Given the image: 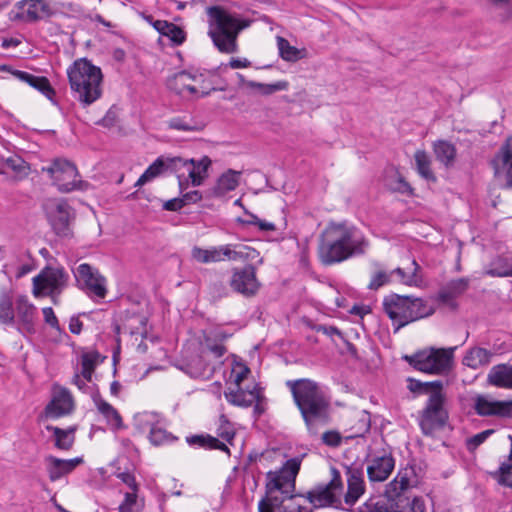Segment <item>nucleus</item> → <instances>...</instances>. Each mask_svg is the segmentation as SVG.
Listing matches in <instances>:
<instances>
[{
    "label": "nucleus",
    "instance_id": "nucleus-1",
    "mask_svg": "<svg viewBox=\"0 0 512 512\" xmlns=\"http://www.w3.org/2000/svg\"><path fill=\"white\" fill-rule=\"evenodd\" d=\"M301 458L288 459L277 472L267 475L266 496L258 503V512H313L303 504L305 495H293Z\"/></svg>",
    "mask_w": 512,
    "mask_h": 512
},
{
    "label": "nucleus",
    "instance_id": "nucleus-2",
    "mask_svg": "<svg viewBox=\"0 0 512 512\" xmlns=\"http://www.w3.org/2000/svg\"><path fill=\"white\" fill-rule=\"evenodd\" d=\"M368 246V240L357 228L332 222L320 235L318 256L324 265H333L364 254Z\"/></svg>",
    "mask_w": 512,
    "mask_h": 512
},
{
    "label": "nucleus",
    "instance_id": "nucleus-3",
    "mask_svg": "<svg viewBox=\"0 0 512 512\" xmlns=\"http://www.w3.org/2000/svg\"><path fill=\"white\" fill-rule=\"evenodd\" d=\"M294 402L310 431L319 424H327L330 418V397L323 388L310 379L288 380Z\"/></svg>",
    "mask_w": 512,
    "mask_h": 512
},
{
    "label": "nucleus",
    "instance_id": "nucleus-4",
    "mask_svg": "<svg viewBox=\"0 0 512 512\" xmlns=\"http://www.w3.org/2000/svg\"><path fill=\"white\" fill-rule=\"evenodd\" d=\"M207 15L209 18L208 35L215 47L221 53H236L238 51V35L250 25V22L238 18L220 6L207 8Z\"/></svg>",
    "mask_w": 512,
    "mask_h": 512
},
{
    "label": "nucleus",
    "instance_id": "nucleus-5",
    "mask_svg": "<svg viewBox=\"0 0 512 512\" xmlns=\"http://www.w3.org/2000/svg\"><path fill=\"white\" fill-rule=\"evenodd\" d=\"M70 88L74 97L87 107L101 97L102 72L85 58L78 59L67 69Z\"/></svg>",
    "mask_w": 512,
    "mask_h": 512
},
{
    "label": "nucleus",
    "instance_id": "nucleus-6",
    "mask_svg": "<svg viewBox=\"0 0 512 512\" xmlns=\"http://www.w3.org/2000/svg\"><path fill=\"white\" fill-rule=\"evenodd\" d=\"M383 309L395 326V332L402 327L428 317L434 309L422 298L390 294L383 299Z\"/></svg>",
    "mask_w": 512,
    "mask_h": 512
},
{
    "label": "nucleus",
    "instance_id": "nucleus-7",
    "mask_svg": "<svg viewBox=\"0 0 512 512\" xmlns=\"http://www.w3.org/2000/svg\"><path fill=\"white\" fill-rule=\"evenodd\" d=\"M410 487L409 473L400 471L385 490L387 500L384 512H426V501L423 497H410L407 490Z\"/></svg>",
    "mask_w": 512,
    "mask_h": 512
},
{
    "label": "nucleus",
    "instance_id": "nucleus-8",
    "mask_svg": "<svg viewBox=\"0 0 512 512\" xmlns=\"http://www.w3.org/2000/svg\"><path fill=\"white\" fill-rule=\"evenodd\" d=\"M69 274L61 266H46L32 279V294L35 298L50 297L57 304L61 293L69 283Z\"/></svg>",
    "mask_w": 512,
    "mask_h": 512
},
{
    "label": "nucleus",
    "instance_id": "nucleus-9",
    "mask_svg": "<svg viewBox=\"0 0 512 512\" xmlns=\"http://www.w3.org/2000/svg\"><path fill=\"white\" fill-rule=\"evenodd\" d=\"M454 348H427L416 352L411 356H405V360L416 370L442 375L450 371L453 365Z\"/></svg>",
    "mask_w": 512,
    "mask_h": 512
},
{
    "label": "nucleus",
    "instance_id": "nucleus-10",
    "mask_svg": "<svg viewBox=\"0 0 512 512\" xmlns=\"http://www.w3.org/2000/svg\"><path fill=\"white\" fill-rule=\"evenodd\" d=\"M426 385L433 388V391L429 394L426 406L421 413L419 424L423 433L430 435L445 425L448 419V412L444 406L446 397L442 392V383L434 381Z\"/></svg>",
    "mask_w": 512,
    "mask_h": 512
},
{
    "label": "nucleus",
    "instance_id": "nucleus-11",
    "mask_svg": "<svg viewBox=\"0 0 512 512\" xmlns=\"http://www.w3.org/2000/svg\"><path fill=\"white\" fill-rule=\"evenodd\" d=\"M42 171L47 173L53 180V184L62 193H69L74 190H85L88 184L80 179L76 166L69 160L57 158L51 165L43 167Z\"/></svg>",
    "mask_w": 512,
    "mask_h": 512
},
{
    "label": "nucleus",
    "instance_id": "nucleus-12",
    "mask_svg": "<svg viewBox=\"0 0 512 512\" xmlns=\"http://www.w3.org/2000/svg\"><path fill=\"white\" fill-rule=\"evenodd\" d=\"M331 479L326 484H319L305 495V500L314 509L337 507L341 503V495L343 484L341 481L340 473L335 469H331Z\"/></svg>",
    "mask_w": 512,
    "mask_h": 512
},
{
    "label": "nucleus",
    "instance_id": "nucleus-13",
    "mask_svg": "<svg viewBox=\"0 0 512 512\" xmlns=\"http://www.w3.org/2000/svg\"><path fill=\"white\" fill-rule=\"evenodd\" d=\"M77 286L91 298L104 299L107 294L106 278L87 263L80 264L74 271Z\"/></svg>",
    "mask_w": 512,
    "mask_h": 512
},
{
    "label": "nucleus",
    "instance_id": "nucleus-14",
    "mask_svg": "<svg viewBox=\"0 0 512 512\" xmlns=\"http://www.w3.org/2000/svg\"><path fill=\"white\" fill-rule=\"evenodd\" d=\"M55 14L46 0H20L10 11L12 21L33 23Z\"/></svg>",
    "mask_w": 512,
    "mask_h": 512
},
{
    "label": "nucleus",
    "instance_id": "nucleus-15",
    "mask_svg": "<svg viewBox=\"0 0 512 512\" xmlns=\"http://www.w3.org/2000/svg\"><path fill=\"white\" fill-rule=\"evenodd\" d=\"M47 217L59 236L70 235L71 208L61 199L48 200L44 205Z\"/></svg>",
    "mask_w": 512,
    "mask_h": 512
},
{
    "label": "nucleus",
    "instance_id": "nucleus-16",
    "mask_svg": "<svg viewBox=\"0 0 512 512\" xmlns=\"http://www.w3.org/2000/svg\"><path fill=\"white\" fill-rule=\"evenodd\" d=\"M495 178L512 189V136L508 137L490 161Z\"/></svg>",
    "mask_w": 512,
    "mask_h": 512
},
{
    "label": "nucleus",
    "instance_id": "nucleus-17",
    "mask_svg": "<svg viewBox=\"0 0 512 512\" xmlns=\"http://www.w3.org/2000/svg\"><path fill=\"white\" fill-rule=\"evenodd\" d=\"M474 410L482 417L508 418L512 416V400H496L489 395H478L474 399Z\"/></svg>",
    "mask_w": 512,
    "mask_h": 512
},
{
    "label": "nucleus",
    "instance_id": "nucleus-18",
    "mask_svg": "<svg viewBox=\"0 0 512 512\" xmlns=\"http://www.w3.org/2000/svg\"><path fill=\"white\" fill-rule=\"evenodd\" d=\"M15 324L20 333H33L35 331V321L37 309L29 301L27 296H18L14 302Z\"/></svg>",
    "mask_w": 512,
    "mask_h": 512
},
{
    "label": "nucleus",
    "instance_id": "nucleus-19",
    "mask_svg": "<svg viewBox=\"0 0 512 512\" xmlns=\"http://www.w3.org/2000/svg\"><path fill=\"white\" fill-rule=\"evenodd\" d=\"M230 286L234 291L246 297L255 295L260 287L255 268L249 265L242 269H235L230 280Z\"/></svg>",
    "mask_w": 512,
    "mask_h": 512
},
{
    "label": "nucleus",
    "instance_id": "nucleus-20",
    "mask_svg": "<svg viewBox=\"0 0 512 512\" xmlns=\"http://www.w3.org/2000/svg\"><path fill=\"white\" fill-rule=\"evenodd\" d=\"M395 466V460L391 453L383 451L374 454L368 460L367 474L371 482H383L392 473Z\"/></svg>",
    "mask_w": 512,
    "mask_h": 512
},
{
    "label": "nucleus",
    "instance_id": "nucleus-21",
    "mask_svg": "<svg viewBox=\"0 0 512 512\" xmlns=\"http://www.w3.org/2000/svg\"><path fill=\"white\" fill-rule=\"evenodd\" d=\"M73 407L74 402L70 392L63 387L55 386L51 401L45 408V413L47 417L59 418L71 413Z\"/></svg>",
    "mask_w": 512,
    "mask_h": 512
},
{
    "label": "nucleus",
    "instance_id": "nucleus-22",
    "mask_svg": "<svg viewBox=\"0 0 512 512\" xmlns=\"http://www.w3.org/2000/svg\"><path fill=\"white\" fill-rule=\"evenodd\" d=\"M172 162L175 163V171L184 169L188 173V178L191 180L193 186H200L207 177L208 168L211 165V160L207 156L199 161L193 159L185 160L176 157Z\"/></svg>",
    "mask_w": 512,
    "mask_h": 512
},
{
    "label": "nucleus",
    "instance_id": "nucleus-23",
    "mask_svg": "<svg viewBox=\"0 0 512 512\" xmlns=\"http://www.w3.org/2000/svg\"><path fill=\"white\" fill-rule=\"evenodd\" d=\"M469 286L470 279L467 277L450 280L440 289L438 300L442 304L455 309L457 307L456 299L463 295Z\"/></svg>",
    "mask_w": 512,
    "mask_h": 512
},
{
    "label": "nucleus",
    "instance_id": "nucleus-24",
    "mask_svg": "<svg viewBox=\"0 0 512 512\" xmlns=\"http://www.w3.org/2000/svg\"><path fill=\"white\" fill-rule=\"evenodd\" d=\"M0 71H5L11 73L15 78L19 79L22 82L27 83L31 87L40 91L47 98L51 99L54 95V89L50 85L49 80L44 76H34L25 71H20L13 69L8 65H0Z\"/></svg>",
    "mask_w": 512,
    "mask_h": 512
},
{
    "label": "nucleus",
    "instance_id": "nucleus-25",
    "mask_svg": "<svg viewBox=\"0 0 512 512\" xmlns=\"http://www.w3.org/2000/svg\"><path fill=\"white\" fill-rule=\"evenodd\" d=\"M219 258L221 261L255 260L259 252L244 244H226L218 246Z\"/></svg>",
    "mask_w": 512,
    "mask_h": 512
},
{
    "label": "nucleus",
    "instance_id": "nucleus-26",
    "mask_svg": "<svg viewBox=\"0 0 512 512\" xmlns=\"http://www.w3.org/2000/svg\"><path fill=\"white\" fill-rule=\"evenodd\" d=\"M82 462V458L79 457L63 460L49 455L45 458L46 470L48 472L49 479L52 482H55L66 474L72 472Z\"/></svg>",
    "mask_w": 512,
    "mask_h": 512
},
{
    "label": "nucleus",
    "instance_id": "nucleus-27",
    "mask_svg": "<svg viewBox=\"0 0 512 512\" xmlns=\"http://www.w3.org/2000/svg\"><path fill=\"white\" fill-rule=\"evenodd\" d=\"M202 78L203 76L201 74L196 75L182 71L170 77L167 81V86L170 90L179 95H185L186 92L191 95H195L198 90L192 83H199Z\"/></svg>",
    "mask_w": 512,
    "mask_h": 512
},
{
    "label": "nucleus",
    "instance_id": "nucleus-28",
    "mask_svg": "<svg viewBox=\"0 0 512 512\" xmlns=\"http://www.w3.org/2000/svg\"><path fill=\"white\" fill-rule=\"evenodd\" d=\"M186 374L192 378L209 379L215 371V363L209 361L207 357H203L200 353L192 357L181 368Z\"/></svg>",
    "mask_w": 512,
    "mask_h": 512
},
{
    "label": "nucleus",
    "instance_id": "nucleus-29",
    "mask_svg": "<svg viewBox=\"0 0 512 512\" xmlns=\"http://www.w3.org/2000/svg\"><path fill=\"white\" fill-rule=\"evenodd\" d=\"M225 398L234 406L248 408L260 399V388L257 385L249 390H245L241 386L235 387V389L229 388L225 392Z\"/></svg>",
    "mask_w": 512,
    "mask_h": 512
},
{
    "label": "nucleus",
    "instance_id": "nucleus-30",
    "mask_svg": "<svg viewBox=\"0 0 512 512\" xmlns=\"http://www.w3.org/2000/svg\"><path fill=\"white\" fill-rule=\"evenodd\" d=\"M175 158H167L163 157L157 158L139 177L135 186H142L148 182H151L158 176H160L166 170H174L175 171V163L172 162Z\"/></svg>",
    "mask_w": 512,
    "mask_h": 512
},
{
    "label": "nucleus",
    "instance_id": "nucleus-31",
    "mask_svg": "<svg viewBox=\"0 0 512 512\" xmlns=\"http://www.w3.org/2000/svg\"><path fill=\"white\" fill-rule=\"evenodd\" d=\"M241 172L229 169L224 172L211 189L213 197H223L228 192L235 190L239 185V177Z\"/></svg>",
    "mask_w": 512,
    "mask_h": 512
},
{
    "label": "nucleus",
    "instance_id": "nucleus-32",
    "mask_svg": "<svg viewBox=\"0 0 512 512\" xmlns=\"http://www.w3.org/2000/svg\"><path fill=\"white\" fill-rule=\"evenodd\" d=\"M93 402L100 414L106 419L107 424L113 429H121L123 422L118 411L107 401H105L99 394L93 396Z\"/></svg>",
    "mask_w": 512,
    "mask_h": 512
},
{
    "label": "nucleus",
    "instance_id": "nucleus-33",
    "mask_svg": "<svg viewBox=\"0 0 512 512\" xmlns=\"http://www.w3.org/2000/svg\"><path fill=\"white\" fill-rule=\"evenodd\" d=\"M488 381L494 386L512 389V365L494 366L488 374Z\"/></svg>",
    "mask_w": 512,
    "mask_h": 512
},
{
    "label": "nucleus",
    "instance_id": "nucleus-34",
    "mask_svg": "<svg viewBox=\"0 0 512 512\" xmlns=\"http://www.w3.org/2000/svg\"><path fill=\"white\" fill-rule=\"evenodd\" d=\"M153 27L163 36L168 37L174 44L180 45L185 40L184 31L177 25L165 20H156Z\"/></svg>",
    "mask_w": 512,
    "mask_h": 512
},
{
    "label": "nucleus",
    "instance_id": "nucleus-35",
    "mask_svg": "<svg viewBox=\"0 0 512 512\" xmlns=\"http://www.w3.org/2000/svg\"><path fill=\"white\" fill-rule=\"evenodd\" d=\"M433 151L436 159L446 167H450L454 164L457 151L452 143L445 140H438L433 144Z\"/></svg>",
    "mask_w": 512,
    "mask_h": 512
},
{
    "label": "nucleus",
    "instance_id": "nucleus-36",
    "mask_svg": "<svg viewBox=\"0 0 512 512\" xmlns=\"http://www.w3.org/2000/svg\"><path fill=\"white\" fill-rule=\"evenodd\" d=\"M491 356V352L487 349L474 347L467 351L463 357V364L467 367L477 369L481 366L487 365L490 362Z\"/></svg>",
    "mask_w": 512,
    "mask_h": 512
},
{
    "label": "nucleus",
    "instance_id": "nucleus-37",
    "mask_svg": "<svg viewBox=\"0 0 512 512\" xmlns=\"http://www.w3.org/2000/svg\"><path fill=\"white\" fill-rule=\"evenodd\" d=\"M0 323L8 326L15 324L12 296L5 289L0 292Z\"/></svg>",
    "mask_w": 512,
    "mask_h": 512
},
{
    "label": "nucleus",
    "instance_id": "nucleus-38",
    "mask_svg": "<svg viewBox=\"0 0 512 512\" xmlns=\"http://www.w3.org/2000/svg\"><path fill=\"white\" fill-rule=\"evenodd\" d=\"M347 482L348 490L345 495V502L353 505L364 493V480L360 474L351 472Z\"/></svg>",
    "mask_w": 512,
    "mask_h": 512
},
{
    "label": "nucleus",
    "instance_id": "nucleus-39",
    "mask_svg": "<svg viewBox=\"0 0 512 512\" xmlns=\"http://www.w3.org/2000/svg\"><path fill=\"white\" fill-rule=\"evenodd\" d=\"M170 129L185 131V132H199L205 127L203 121H198L193 118L187 117H174L168 121Z\"/></svg>",
    "mask_w": 512,
    "mask_h": 512
},
{
    "label": "nucleus",
    "instance_id": "nucleus-40",
    "mask_svg": "<svg viewBox=\"0 0 512 512\" xmlns=\"http://www.w3.org/2000/svg\"><path fill=\"white\" fill-rule=\"evenodd\" d=\"M191 256L193 260L201 264L220 262L218 246H212L207 249L194 246L191 250Z\"/></svg>",
    "mask_w": 512,
    "mask_h": 512
},
{
    "label": "nucleus",
    "instance_id": "nucleus-41",
    "mask_svg": "<svg viewBox=\"0 0 512 512\" xmlns=\"http://www.w3.org/2000/svg\"><path fill=\"white\" fill-rule=\"evenodd\" d=\"M201 352L203 353V357H207L209 361L215 363L216 367L223 363L221 358L227 352V349L223 344L212 343L207 339L205 344L202 345Z\"/></svg>",
    "mask_w": 512,
    "mask_h": 512
},
{
    "label": "nucleus",
    "instance_id": "nucleus-42",
    "mask_svg": "<svg viewBox=\"0 0 512 512\" xmlns=\"http://www.w3.org/2000/svg\"><path fill=\"white\" fill-rule=\"evenodd\" d=\"M386 186L391 191L399 192L401 194L411 195L413 192L410 184L398 171H391V173L386 177Z\"/></svg>",
    "mask_w": 512,
    "mask_h": 512
},
{
    "label": "nucleus",
    "instance_id": "nucleus-43",
    "mask_svg": "<svg viewBox=\"0 0 512 512\" xmlns=\"http://www.w3.org/2000/svg\"><path fill=\"white\" fill-rule=\"evenodd\" d=\"M276 40L279 54L283 60L295 62L304 56V50H299L298 48L290 45L287 39L277 36Z\"/></svg>",
    "mask_w": 512,
    "mask_h": 512
},
{
    "label": "nucleus",
    "instance_id": "nucleus-44",
    "mask_svg": "<svg viewBox=\"0 0 512 512\" xmlns=\"http://www.w3.org/2000/svg\"><path fill=\"white\" fill-rule=\"evenodd\" d=\"M187 443L189 445H198L200 447L218 449L229 453V449L224 443L210 435H194L187 437Z\"/></svg>",
    "mask_w": 512,
    "mask_h": 512
},
{
    "label": "nucleus",
    "instance_id": "nucleus-45",
    "mask_svg": "<svg viewBox=\"0 0 512 512\" xmlns=\"http://www.w3.org/2000/svg\"><path fill=\"white\" fill-rule=\"evenodd\" d=\"M48 430L53 431L55 437V446L60 450H69L75 440L74 430H63L58 427L47 426Z\"/></svg>",
    "mask_w": 512,
    "mask_h": 512
},
{
    "label": "nucleus",
    "instance_id": "nucleus-46",
    "mask_svg": "<svg viewBox=\"0 0 512 512\" xmlns=\"http://www.w3.org/2000/svg\"><path fill=\"white\" fill-rule=\"evenodd\" d=\"M414 158L418 173L426 180L435 181L436 177L430 168L431 160L429 155L424 150H417Z\"/></svg>",
    "mask_w": 512,
    "mask_h": 512
},
{
    "label": "nucleus",
    "instance_id": "nucleus-47",
    "mask_svg": "<svg viewBox=\"0 0 512 512\" xmlns=\"http://www.w3.org/2000/svg\"><path fill=\"white\" fill-rule=\"evenodd\" d=\"M102 361L101 355L97 351L86 352L82 355V376L91 381L92 373L96 366Z\"/></svg>",
    "mask_w": 512,
    "mask_h": 512
},
{
    "label": "nucleus",
    "instance_id": "nucleus-48",
    "mask_svg": "<svg viewBox=\"0 0 512 512\" xmlns=\"http://www.w3.org/2000/svg\"><path fill=\"white\" fill-rule=\"evenodd\" d=\"M372 266L374 267L375 271L371 276V280L368 284V289L377 290L390 282L391 272H386L379 262H372Z\"/></svg>",
    "mask_w": 512,
    "mask_h": 512
},
{
    "label": "nucleus",
    "instance_id": "nucleus-49",
    "mask_svg": "<svg viewBox=\"0 0 512 512\" xmlns=\"http://www.w3.org/2000/svg\"><path fill=\"white\" fill-rule=\"evenodd\" d=\"M176 439L177 438L174 435L160 427L158 424L153 426L149 433V440L155 446L169 444L174 442Z\"/></svg>",
    "mask_w": 512,
    "mask_h": 512
},
{
    "label": "nucleus",
    "instance_id": "nucleus-50",
    "mask_svg": "<svg viewBox=\"0 0 512 512\" xmlns=\"http://www.w3.org/2000/svg\"><path fill=\"white\" fill-rule=\"evenodd\" d=\"M412 266H413L412 272L406 273L402 268H396L391 271V276L393 274L398 275L400 282L405 285H409V286L417 285L421 281V278L417 274L418 270L420 269V266L418 265L416 260L412 261Z\"/></svg>",
    "mask_w": 512,
    "mask_h": 512
},
{
    "label": "nucleus",
    "instance_id": "nucleus-51",
    "mask_svg": "<svg viewBox=\"0 0 512 512\" xmlns=\"http://www.w3.org/2000/svg\"><path fill=\"white\" fill-rule=\"evenodd\" d=\"M247 86L252 89H257L263 95H270L277 91L286 90L288 84L285 81H279L273 84H263L255 81H249L247 82Z\"/></svg>",
    "mask_w": 512,
    "mask_h": 512
},
{
    "label": "nucleus",
    "instance_id": "nucleus-52",
    "mask_svg": "<svg viewBox=\"0 0 512 512\" xmlns=\"http://www.w3.org/2000/svg\"><path fill=\"white\" fill-rule=\"evenodd\" d=\"M135 421L137 423V426L141 429L153 428V426H156L160 422V415L155 412H142L138 413L135 416Z\"/></svg>",
    "mask_w": 512,
    "mask_h": 512
},
{
    "label": "nucleus",
    "instance_id": "nucleus-53",
    "mask_svg": "<svg viewBox=\"0 0 512 512\" xmlns=\"http://www.w3.org/2000/svg\"><path fill=\"white\" fill-rule=\"evenodd\" d=\"M217 434L223 440L231 443L235 436V430L231 422L227 419L225 415H220L219 417V425L217 428Z\"/></svg>",
    "mask_w": 512,
    "mask_h": 512
},
{
    "label": "nucleus",
    "instance_id": "nucleus-54",
    "mask_svg": "<svg viewBox=\"0 0 512 512\" xmlns=\"http://www.w3.org/2000/svg\"><path fill=\"white\" fill-rule=\"evenodd\" d=\"M509 440L511 442V449L509 454V459L507 463H503L500 468V478L499 481L512 488V436H509Z\"/></svg>",
    "mask_w": 512,
    "mask_h": 512
},
{
    "label": "nucleus",
    "instance_id": "nucleus-55",
    "mask_svg": "<svg viewBox=\"0 0 512 512\" xmlns=\"http://www.w3.org/2000/svg\"><path fill=\"white\" fill-rule=\"evenodd\" d=\"M494 432V430L489 429L482 431L476 435L469 437L466 440V447L469 451H474L477 449L482 443H484L488 437Z\"/></svg>",
    "mask_w": 512,
    "mask_h": 512
},
{
    "label": "nucleus",
    "instance_id": "nucleus-56",
    "mask_svg": "<svg viewBox=\"0 0 512 512\" xmlns=\"http://www.w3.org/2000/svg\"><path fill=\"white\" fill-rule=\"evenodd\" d=\"M118 510L120 512H138L139 507L137 505L136 492H127L125 494L124 501L119 505Z\"/></svg>",
    "mask_w": 512,
    "mask_h": 512
},
{
    "label": "nucleus",
    "instance_id": "nucleus-57",
    "mask_svg": "<svg viewBox=\"0 0 512 512\" xmlns=\"http://www.w3.org/2000/svg\"><path fill=\"white\" fill-rule=\"evenodd\" d=\"M5 165L7 168L17 172V173H25L26 172V162L19 157H9L5 160Z\"/></svg>",
    "mask_w": 512,
    "mask_h": 512
},
{
    "label": "nucleus",
    "instance_id": "nucleus-58",
    "mask_svg": "<svg viewBox=\"0 0 512 512\" xmlns=\"http://www.w3.org/2000/svg\"><path fill=\"white\" fill-rule=\"evenodd\" d=\"M486 275L492 277H509L512 276V266H496L485 271Z\"/></svg>",
    "mask_w": 512,
    "mask_h": 512
},
{
    "label": "nucleus",
    "instance_id": "nucleus-59",
    "mask_svg": "<svg viewBox=\"0 0 512 512\" xmlns=\"http://www.w3.org/2000/svg\"><path fill=\"white\" fill-rule=\"evenodd\" d=\"M323 442L331 447H337L341 444L342 437L337 431H328L322 435Z\"/></svg>",
    "mask_w": 512,
    "mask_h": 512
},
{
    "label": "nucleus",
    "instance_id": "nucleus-60",
    "mask_svg": "<svg viewBox=\"0 0 512 512\" xmlns=\"http://www.w3.org/2000/svg\"><path fill=\"white\" fill-rule=\"evenodd\" d=\"M44 321L52 328L59 329L58 319L51 307H45L42 309Z\"/></svg>",
    "mask_w": 512,
    "mask_h": 512
},
{
    "label": "nucleus",
    "instance_id": "nucleus-61",
    "mask_svg": "<svg viewBox=\"0 0 512 512\" xmlns=\"http://www.w3.org/2000/svg\"><path fill=\"white\" fill-rule=\"evenodd\" d=\"M492 4L504 9L505 19H512V0H488Z\"/></svg>",
    "mask_w": 512,
    "mask_h": 512
},
{
    "label": "nucleus",
    "instance_id": "nucleus-62",
    "mask_svg": "<svg viewBox=\"0 0 512 512\" xmlns=\"http://www.w3.org/2000/svg\"><path fill=\"white\" fill-rule=\"evenodd\" d=\"M250 370L246 366L240 367L238 371H234V385L235 387L241 386L242 382L247 378Z\"/></svg>",
    "mask_w": 512,
    "mask_h": 512
},
{
    "label": "nucleus",
    "instance_id": "nucleus-63",
    "mask_svg": "<svg viewBox=\"0 0 512 512\" xmlns=\"http://www.w3.org/2000/svg\"><path fill=\"white\" fill-rule=\"evenodd\" d=\"M184 206L185 204L183 202L182 197L168 200L163 205L164 209L168 211H178Z\"/></svg>",
    "mask_w": 512,
    "mask_h": 512
},
{
    "label": "nucleus",
    "instance_id": "nucleus-64",
    "mask_svg": "<svg viewBox=\"0 0 512 512\" xmlns=\"http://www.w3.org/2000/svg\"><path fill=\"white\" fill-rule=\"evenodd\" d=\"M129 488L132 489V492L137 491V484L135 477L130 473H121L118 476Z\"/></svg>",
    "mask_w": 512,
    "mask_h": 512
}]
</instances>
